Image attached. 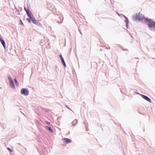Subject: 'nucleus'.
Listing matches in <instances>:
<instances>
[{
  "label": "nucleus",
  "mask_w": 155,
  "mask_h": 155,
  "mask_svg": "<svg viewBox=\"0 0 155 155\" xmlns=\"http://www.w3.org/2000/svg\"><path fill=\"white\" fill-rule=\"evenodd\" d=\"M24 9L26 11V14H27L31 12L30 11V10L29 8H27L25 7H24Z\"/></svg>",
  "instance_id": "15"
},
{
  "label": "nucleus",
  "mask_w": 155,
  "mask_h": 155,
  "mask_svg": "<svg viewBox=\"0 0 155 155\" xmlns=\"http://www.w3.org/2000/svg\"><path fill=\"white\" fill-rule=\"evenodd\" d=\"M10 84L11 87L13 89L15 88V85L13 81L9 82Z\"/></svg>",
  "instance_id": "9"
},
{
  "label": "nucleus",
  "mask_w": 155,
  "mask_h": 155,
  "mask_svg": "<svg viewBox=\"0 0 155 155\" xmlns=\"http://www.w3.org/2000/svg\"><path fill=\"white\" fill-rule=\"evenodd\" d=\"M79 32H80V33L82 35V32H81V31H79Z\"/></svg>",
  "instance_id": "27"
},
{
  "label": "nucleus",
  "mask_w": 155,
  "mask_h": 155,
  "mask_svg": "<svg viewBox=\"0 0 155 155\" xmlns=\"http://www.w3.org/2000/svg\"><path fill=\"white\" fill-rule=\"evenodd\" d=\"M134 92L135 93H136V94H139V95H140V94H140L139 93H138V92Z\"/></svg>",
  "instance_id": "25"
},
{
  "label": "nucleus",
  "mask_w": 155,
  "mask_h": 155,
  "mask_svg": "<svg viewBox=\"0 0 155 155\" xmlns=\"http://www.w3.org/2000/svg\"><path fill=\"white\" fill-rule=\"evenodd\" d=\"M20 8L21 9V7H20Z\"/></svg>",
  "instance_id": "34"
},
{
  "label": "nucleus",
  "mask_w": 155,
  "mask_h": 155,
  "mask_svg": "<svg viewBox=\"0 0 155 155\" xmlns=\"http://www.w3.org/2000/svg\"><path fill=\"white\" fill-rule=\"evenodd\" d=\"M8 79L9 80V82H10L12 81H13V79H12V78L10 76L8 75Z\"/></svg>",
  "instance_id": "19"
},
{
  "label": "nucleus",
  "mask_w": 155,
  "mask_h": 155,
  "mask_svg": "<svg viewBox=\"0 0 155 155\" xmlns=\"http://www.w3.org/2000/svg\"><path fill=\"white\" fill-rule=\"evenodd\" d=\"M61 62L62 63L63 65L64 66V67H65L66 66V63L64 61V60L61 61Z\"/></svg>",
  "instance_id": "20"
},
{
  "label": "nucleus",
  "mask_w": 155,
  "mask_h": 155,
  "mask_svg": "<svg viewBox=\"0 0 155 155\" xmlns=\"http://www.w3.org/2000/svg\"><path fill=\"white\" fill-rule=\"evenodd\" d=\"M116 13H117V15H118L119 16H120V14L119 13H118V12H116Z\"/></svg>",
  "instance_id": "26"
},
{
  "label": "nucleus",
  "mask_w": 155,
  "mask_h": 155,
  "mask_svg": "<svg viewBox=\"0 0 155 155\" xmlns=\"http://www.w3.org/2000/svg\"><path fill=\"white\" fill-rule=\"evenodd\" d=\"M68 134H70V132H68Z\"/></svg>",
  "instance_id": "31"
},
{
  "label": "nucleus",
  "mask_w": 155,
  "mask_h": 155,
  "mask_svg": "<svg viewBox=\"0 0 155 155\" xmlns=\"http://www.w3.org/2000/svg\"><path fill=\"white\" fill-rule=\"evenodd\" d=\"M121 15H122L125 18L124 21L126 23V27L127 28L128 27V24H129V22L128 18L127 17L125 16L124 15L121 14Z\"/></svg>",
  "instance_id": "5"
},
{
  "label": "nucleus",
  "mask_w": 155,
  "mask_h": 155,
  "mask_svg": "<svg viewBox=\"0 0 155 155\" xmlns=\"http://www.w3.org/2000/svg\"><path fill=\"white\" fill-rule=\"evenodd\" d=\"M45 127L48 129L49 131L51 132V133H53L54 131L51 128V127L48 126H46Z\"/></svg>",
  "instance_id": "11"
},
{
  "label": "nucleus",
  "mask_w": 155,
  "mask_h": 155,
  "mask_svg": "<svg viewBox=\"0 0 155 155\" xmlns=\"http://www.w3.org/2000/svg\"><path fill=\"white\" fill-rule=\"evenodd\" d=\"M24 9L26 11V14H27L31 12L30 11V10L29 8H27L25 7H24Z\"/></svg>",
  "instance_id": "16"
},
{
  "label": "nucleus",
  "mask_w": 155,
  "mask_h": 155,
  "mask_svg": "<svg viewBox=\"0 0 155 155\" xmlns=\"http://www.w3.org/2000/svg\"><path fill=\"white\" fill-rule=\"evenodd\" d=\"M28 16L29 17L28 18H31L32 17H33V15L31 12H30L27 14Z\"/></svg>",
  "instance_id": "10"
},
{
  "label": "nucleus",
  "mask_w": 155,
  "mask_h": 155,
  "mask_svg": "<svg viewBox=\"0 0 155 155\" xmlns=\"http://www.w3.org/2000/svg\"><path fill=\"white\" fill-rule=\"evenodd\" d=\"M2 44L3 45V47H4V48L5 49L6 48V45H5V41H4V40L3 39H2V40H1L0 41Z\"/></svg>",
  "instance_id": "12"
},
{
  "label": "nucleus",
  "mask_w": 155,
  "mask_h": 155,
  "mask_svg": "<svg viewBox=\"0 0 155 155\" xmlns=\"http://www.w3.org/2000/svg\"><path fill=\"white\" fill-rule=\"evenodd\" d=\"M7 150L11 152H13V150L9 147H7Z\"/></svg>",
  "instance_id": "22"
},
{
  "label": "nucleus",
  "mask_w": 155,
  "mask_h": 155,
  "mask_svg": "<svg viewBox=\"0 0 155 155\" xmlns=\"http://www.w3.org/2000/svg\"><path fill=\"white\" fill-rule=\"evenodd\" d=\"M20 8L21 9V7H20Z\"/></svg>",
  "instance_id": "35"
},
{
  "label": "nucleus",
  "mask_w": 155,
  "mask_h": 155,
  "mask_svg": "<svg viewBox=\"0 0 155 155\" xmlns=\"http://www.w3.org/2000/svg\"><path fill=\"white\" fill-rule=\"evenodd\" d=\"M123 50H124L123 49ZM126 51H128V49H127L126 50H125Z\"/></svg>",
  "instance_id": "29"
},
{
  "label": "nucleus",
  "mask_w": 155,
  "mask_h": 155,
  "mask_svg": "<svg viewBox=\"0 0 155 155\" xmlns=\"http://www.w3.org/2000/svg\"><path fill=\"white\" fill-rule=\"evenodd\" d=\"M20 8L21 9V7H20Z\"/></svg>",
  "instance_id": "33"
},
{
  "label": "nucleus",
  "mask_w": 155,
  "mask_h": 155,
  "mask_svg": "<svg viewBox=\"0 0 155 155\" xmlns=\"http://www.w3.org/2000/svg\"><path fill=\"white\" fill-rule=\"evenodd\" d=\"M19 24L21 25H23L24 24L23 23L22 20L21 19H20L19 20Z\"/></svg>",
  "instance_id": "21"
},
{
  "label": "nucleus",
  "mask_w": 155,
  "mask_h": 155,
  "mask_svg": "<svg viewBox=\"0 0 155 155\" xmlns=\"http://www.w3.org/2000/svg\"><path fill=\"white\" fill-rule=\"evenodd\" d=\"M24 9L26 11V14H27L31 12L30 11V10L29 8H27L25 7H24Z\"/></svg>",
  "instance_id": "14"
},
{
  "label": "nucleus",
  "mask_w": 155,
  "mask_h": 155,
  "mask_svg": "<svg viewBox=\"0 0 155 155\" xmlns=\"http://www.w3.org/2000/svg\"><path fill=\"white\" fill-rule=\"evenodd\" d=\"M20 92L22 94L25 96H27L29 94V91L28 89L25 88H22Z\"/></svg>",
  "instance_id": "3"
},
{
  "label": "nucleus",
  "mask_w": 155,
  "mask_h": 155,
  "mask_svg": "<svg viewBox=\"0 0 155 155\" xmlns=\"http://www.w3.org/2000/svg\"><path fill=\"white\" fill-rule=\"evenodd\" d=\"M144 131H145V129H144L143 130V132H144Z\"/></svg>",
  "instance_id": "30"
},
{
  "label": "nucleus",
  "mask_w": 155,
  "mask_h": 155,
  "mask_svg": "<svg viewBox=\"0 0 155 155\" xmlns=\"http://www.w3.org/2000/svg\"><path fill=\"white\" fill-rule=\"evenodd\" d=\"M45 123L46 124L48 125H50V123L47 121H45Z\"/></svg>",
  "instance_id": "23"
},
{
  "label": "nucleus",
  "mask_w": 155,
  "mask_h": 155,
  "mask_svg": "<svg viewBox=\"0 0 155 155\" xmlns=\"http://www.w3.org/2000/svg\"><path fill=\"white\" fill-rule=\"evenodd\" d=\"M3 39H2L1 37H0V41L2 40Z\"/></svg>",
  "instance_id": "28"
},
{
  "label": "nucleus",
  "mask_w": 155,
  "mask_h": 155,
  "mask_svg": "<svg viewBox=\"0 0 155 155\" xmlns=\"http://www.w3.org/2000/svg\"><path fill=\"white\" fill-rule=\"evenodd\" d=\"M68 134H70V132H68Z\"/></svg>",
  "instance_id": "32"
},
{
  "label": "nucleus",
  "mask_w": 155,
  "mask_h": 155,
  "mask_svg": "<svg viewBox=\"0 0 155 155\" xmlns=\"http://www.w3.org/2000/svg\"><path fill=\"white\" fill-rule=\"evenodd\" d=\"M66 106V107H67V108H68V109H70L71 110H71V109L69 107H68V105H66V106Z\"/></svg>",
  "instance_id": "24"
},
{
  "label": "nucleus",
  "mask_w": 155,
  "mask_h": 155,
  "mask_svg": "<svg viewBox=\"0 0 155 155\" xmlns=\"http://www.w3.org/2000/svg\"><path fill=\"white\" fill-rule=\"evenodd\" d=\"M140 95L143 98L147 101H148V102L150 103L151 102V101L150 99V98H149L148 97L143 94H140Z\"/></svg>",
  "instance_id": "6"
},
{
  "label": "nucleus",
  "mask_w": 155,
  "mask_h": 155,
  "mask_svg": "<svg viewBox=\"0 0 155 155\" xmlns=\"http://www.w3.org/2000/svg\"><path fill=\"white\" fill-rule=\"evenodd\" d=\"M145 22L148 27L153 31H155V21L152 19L148 18H145Z\"/></svg>",
  "instance_id": "1"
},
{
  "label": "nucleus",
  "mask_w": 155,
  "mask_h": 155,
  "mask_svg": "<svg viewBox=\"0 0 155 155\" xmlns=\"http://www.w3.org/2000/svg\"><path fill=\"white\" fill-rule=\"evenodd\" d=\"M144 18V16L142 14H140V12L139 13H136L135 14V15L134 16V21H140Z\"/></svg>",
  "instance_id": "2"
},
{
  "label": "nucleus",
  "mask_w": 155,
  "mask_h": 155,
  "mask_svg": "<svg viewBox=\"0 0 155 155\" xmlns=\"http://www.w3.org/2000/svg\"><path fill=\"white\" fill-rule=\"evenodd\" d=\"M14 81L15 82V84L16 85V86L17 87H18L19 85V84L17 80L15 78L14 79Z\"/></svg>",
  "instance_id": "17"
},
{
  "label": "nucleus",
  "mask_w": 155,
  "mask_h": 155,
  "mask_svg": "<svg viewBox=\"0 0 155 155\" xmlns=\"http://www.w3.org/2000/svg\"><path fill=\"white\" fill-rule=\"evenodd\" d=\"M16 9V11L15 12V16L17 17H19L20 15L21 14L20 12V10L19 9Z\"/></svg>",
  "instance_id": "8"
},
{
  "label": "nucleus",
  "mask_w": 155,
  "mask_h": 155,
  "mask_svg": "<svg viewBox=\"0 0 155 155\" xmlns=\"http://www.w3.org/2000/svg\"><path fill=\"white\" fill-rule=\"evenodd\" d=\"M78 123V120L77 119L74 120L72 123V125L74 126L76 125Z\"/></svg>",
  "instance_id": "13"
},
{
  "label": "nucleus",
  "mask_w": 155,
  "mask_h": 155,
  "mask_svg": "<svg viewBox=\"0 0 155 155\" xmlns=\"http://www.w3.org/2000/svg\"><path fill=\"white\" fill-rule=\"evenodd\" d=\"M65 143L68 144L71 143L72 142V140L68 138H65L63 139Z\"/></svg>",
  "instance_id": "7"
},
{
  "label": "nucleus",
  "mask_w": 155,
  "mask_h": 155,
  "mask_svg": "<svg viewBox=\"0 0 155 155\" xmlns=\"http://www.w3.org/2000/svg\"><path fill=\"white\" fill-rule=\"evenodd\" d=\"M26 20L30 23H31V21L34 24L37 25L38 22H36V20L34 17L31 18H27Z\"/></svg>",
  "instance_id": "4"
},
{
  "label": "nucleus",
  "mask_w": 155,
  "mask_h": 155,
  "mask_svg": "<svg viewBox=\"0 0 155 155\" xmlns=\"http://www.w3.org/2000/svg\"><path fill=\"white\" fill-rule=\"evenodd\" d=\"M59 56L60 58L61 61L64 60V59L63 57L62 56V55L61 54H60V55H59Z\"/></svg>",
  "instance_id": "18"
}]
</instances>
